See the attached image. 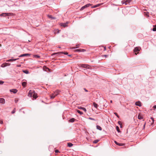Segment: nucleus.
Masks as SVG:
<instances>
[{"instance_id":"nucleus-36","label":"nucleus","mask_w":156,"mask_h":156,"mask_svg":"<svg viewBox=\"0 0 156 156\" xmlns=\"http://www.w3.org/2000/svg\"><path fill=\"white\" fill-rule=\"evenodd\" d=\"M151 119L152 120V123L151 124H153L154 123V119L153 118L151 117Z\"/></svg>"},{"instance_id":"nucleus-38","label":"nucleus","mask_w":156,"mask_h":156,"mask_svg":"<svg viewBox=\"0 0 156 156\" xmlns=\"http://www.w3.org/2000/svg\"><path fill=\"white\" fill-rule=\"evenodd\" d=\"M4 82L2 81H0V84H2L4 83Z\"/></svg>"},{"instance_id":"nucleus-5","label":"nucleus","mask_w":156,"mask_h":156,"mask_svg":"<svg viewBox=\"0 0 156 156\" xmlns=\"http://www.w3.org/2000/svg\"><path fill=\"white\" fill-rule=\"evenodd\" d=\"M30 55L28 54H23L20 55L19 56V57H24V56H29Z\"/></svg>"},{"instance_id":"nucleus-50","label":"nucleus","mask_w":156,"mask_h":156,"mask_svg":"<svg viewBox=\"0 0 156 156\" xmlns=\"http://www.w3.org/2000/svg\"><path fill=\"white\" fill-rule=\"evenodd\" d=\"M145 124H146V122L145 123L144 125V128H145Z\"/></svg>"},{"instance_id":"nucleus-27","label":"nucleus","mask_w":156,"mask_h":156,"mask_svg":"<svg viewBox=\"0 0 156 156\" xmlns=\"http://www.w3.org/2000/svg\"><path fill=\"white\" fill-rule=\"evenodd\" d=\"M6 66V65H5V63H3V64H2L1 66L2 67H4L5 66Z\"/></svg>"},{"instance_id":"nucleus-12","label":"nucleus","mask_w":156,"mask_h":156,"mask_svg":"<svg viewBox=\"0 0 156 156\" xmlns=\"http://www.w3.org/2000/svg\"><path fill=\"white\" fill-rule=\"evenodd\" d=\"M78 108L82 109L85 112H86L87 110L85 108L82 107H78Z\"/></svg>"},{"instance_id":"nucleus-52","label":"nucleus","mask_w":156,"mask_h":156,"mask_svg":"<svg viewBox=\"0 0 156 156\" xmlns=\"http://www.w3.org/2000/svg\"><path fill=\"white\" fill-rule=\"evenodd\" d=\"M58 31V33H59V30H57Z\"/></svg>"},{"instance_id":"nucleus-28","label":"nucleus","mask_w":156,"mask_h":156,"mask_svg":"<svg viewBox=\"0 0 156 156\" xmlns=\"http://www.w3.org/2000/svg\"><path fill=\"white\" fill-rule=\"evenodd\" d=\"M88 66V65H85V64H83L82 65V67H84V68H87V67Z\"/></svg>"},{"instance_id":"nucleus-33","label":"nucleus","mask_w":156,"mask_h":156,"mask_svg":"<svg viewBox=\"0 0 156 156\" xmlns=\"http://www.w3.org/2000/svg\"><path fill=\"white\" fill-rule=\"evenodd\" d=\"M152 30L153 31H156V25L155 27H154L152 29Z\"/></svg>"},{"instance_id":"nucleus-25","label":"nucleus","mask_w":156,"mask_h":156,"mask_svg":"<svg viewBox=\"0 0 156 156\" xmlns=\"http://www.w3.org/2000/svg\"><path fill=\"white\" fill-rule=\"evenodd\" d=\"M73 144L71 143H68V146L69 147H71L73 146Z\"/></svg>"},{"instance_id":"nucleus-44","label":"nucleus","mask_w":156,"mask_h":156,"mask_svg":"<svg viewBox=\"0 0 156 156\" xmlns=\"http://www.w3.org/2000/svg\"><path fill=\"white\" fill-rule=\"evenodd\" d=\"M58 151H58V150H55V153H58Z\"/></svg>"},{"instance_id":"nucleus-39","label":"nucleus","mask_w":156,"mask_h":156,"mask_svg":"<svg viewBox=\"0 0 156 156\" xmlns=\"http://www.w3.org/2000/svg\"><path fill=\"white\" fill-rule=\"evenodd\" d=\"M62 53H63L65 55H67L68 54V53L67 52H61Z\"/></svg>"},{"instance_id":"nucleus-8","label":"nucleus","mask_w":156,"mask_h":156,"mask_svg":"<svg viewBox=\"0 0 156 156\" xmlns=\"http://www.w3.org/2000/svg\"><path fill=\"white\" fill-rule=\"evenodd\" d=\"M11 92H13L14 93H16L18 91L16 89H12L10 90Z\"/></svg>"},{"instance_id":"nucleus-18","label":"nucleus","mask_w":156,"mask_h":156,"mask_svg":"<svg viewBox=\"0 0 156 156\" xmlns=\"http://www.w3.org/2000/svg\"><path fill=\"white\" fill-rule=\"evenodd\" d=\"M75 120V119L73 118H72V119H70L69 120V122H74Z\"/></svg>"},{"instance_id":"nucleus-26","label":"nucleus","mask_w":156,"mask_h":156,"mask_svg":"<svg viewBox=\"0 0 156 156\" xmlns=\"http://www.w3.org/2000/svg\"><path fill=\"white\" fill-rule=\"evenodd\" d=\"M99 140H94V141H93V143H94V144H96L97 143L98 141H99Z\"/></svg>"},{"instance_id":"nucleus-13","label":"nucleus","mask_w":156,"mask_h":156,"mask_svg":"<svg viewBox=\"0 0 156 156\" xmlns=\"http://www.w3.org/2000/svg\"><path fill=\"white\" fill-rule=\"evenodd\" d=\"M56 96L55 95V94L54 93L52 94L50 96V98L51 99H53Z\"/></svg>"},{"instance_id":"nucleus-17","label":"nucleus","mask_w":156,"mask_h":156,"mask_svg":"<svg viewBox=\"0 0 156 156\" xmlns=\"http://www.w3.org/2000/svg\"><path fill=\"white\" fill-rule=\"evenodd\" d=\"M96 127H97V129H98L100 130H102V128L99 126L97 125L96 126Z\"/></svg>"},{"instance_id":"nucleus-21","label":"nucleus","mask_w":156,"mask_h":156,"mask_svg":"<svg viewBox=\"0 0 156 156\" xmlns=\"http://www.w3.org/2000/svg\"><path fill=\"white\" fill-rule=\"evenodd\" d=\"M23 72L26 74H28L29 73V71L27 70H23Z\"/></svg>"},{"instance_id":"nucleus-49","label":"nucleus","mask_w":156,"mask_h":156,"mask_svg":"<svg viewBox=\"0 0 156 156\" xmlns=\"http://www.w3.org/2000/svg\"><path fill=\"white\" fill-rule=\"evenodd\" d=\"M105 58H106L108 56V55H104Z\"/></svg>"},{"instance_id":"nucleus-46","label":"nucleus","mask_w":156,"mask_h":156,"mask_svg":"<svg viewBox=\"0 0 156 156\" xmlns=\"http://www.w3.org/2000/svg\"><path fill=\"white\" fill-rule=\"evenodd\" d=\"M153 108L154 109L156 108V105H155L153 106Z\"/></svg>"},{"instance_id":"nucleus-48","label":"nucleus","mask_w":156,"mask_h":156,"mask_svg":"<svg viewBox=\"0 0 156 156\" xmlns=\"http://www.w3.org/2000/svg\"><path fill=\"white\" fill-rule=\"evenodd\" d=\"M84 89L86 92L88 91V90H86L85 88H84Z\"/></svg>"},{"instance_id":"nucleus-53","label":"nucleus","mask_w":156,"mask_h":156,"mask_svg":"<svg viewBox=\"0 0 156 156\" xmlns=\"http://www.w3.org/2000/svg\"><path fill=\"white\" fill-rule=\"evenodd\" d=\"M112 101L111 100V101H110V102H111V103H112Z\"/></svg>"},{"instance_id":"nucleus-1","label":"nucleus","mask_w":156,"mask_h":156,"mask_svg":"<svg viewBox=\"0 0 156 156\" xmlns=\"http://www.w3.org/2000/svg\"><path fill=\"white\" fill-rule=\"evenodd\" d=\"M34 93V90H30L28 94V96L30 97H32Z\"/></svg>"},{"instance_id":"nucleus-10","label":"nucleus","mask_w":156,"mask_h":156,"mask_svg":"<svg viewBox=\"0 0 156 156\" xmlns=\"http://www.w3.org/2000/svg\"><path fill=\"white\" fill-rule=\"evenodd\" d=\"M135 105H136L139 106L140 107L141 106V103L140 101H137V102H136L135 103Z\"/></svg>"},{"instance_id":"nucleus-23","label":"nucleus","mask_w":156,"mask_h":156,"mask_svg":"<svg viewBox=\"0 0 156 156\" xmlns=\"http://www.w3.org/2000/svg\"><path fill=\"white\" fill-rule=\"evenodd\" d=\"M77 112L78 113H79V114H80L81 115H82L83 114V112H82L80 111L79 110H77Z\"/></svg>"},{"instance_id":"nucleus-24","label":"nucleus","mask_w":156,"mask_h":156,"mask_svg":"<svg viewBox=\"0 0 156 156\" xmlns=\"http://www.w3.org/2000/svg\"><path fill=\"white\" fill-rule=\"evenodd\" d=\"M12 59H9L6 60V62H13V60L12 58H13L12 57Z\"/></svg>"},{"instance_id":"nucleus-51","label":"nucleus","mask_w":156,"mask_h":156,"mask_svg":"<svg viewBox=\"0 0 156 156\" xmlns=\"http://www.w3.org/2000/svg\"><path fill=\"white\" fill-rule=\"evenodd\" d=\"M21 65H18L17 66V67H20Z\"/></svg>"},{"instance_id":"nucleus-19","label":"nucleus","mask_w":156,"mask_h":156,"mask_svg":"<svg viewBox=\"0 0 156 156\" xmlns=\"http://www.w3.org/2000/svg\"><path fill=\"white\" fill-rule=\"evenodd\" d=\"M93 105L96 108H97L98 106V105L95 102H94L93 103Z\"/></svg>"},{"instance_id":"nucleus-32","label":"nucleus","mask_w":156,"mask_h":156,"mask_svg":"<svg viewBox=\"0 0 156 156\" xmlns=\"http://www.w3.org/2000/svg\"><path fill=\"white\" fill-rule=\"evenodd\" d=\"M16 112V109L15 108H14L13 110H12V114H14V113Z\"/></svg>"},{"instance_id":"nucleus-45","label":"nucleus","mask_w":156,"mask_h":156,"mask_svg":"<svg viewBox=\"0 0 156 156\" xmlns=\"http://www.w3.org/2000/svg\"><path fill=\"white\" fill-rule=\"evenodd\" d=\"M0 123L1 124H2L3 123V122L2 121H0Z\"/></svg>"},{"instance_id":"nucleus-42","label":"nucleus","mask_w":156,"mask_h":156,"mask_svg":"<svg viewBox=\"0 0 156 156\" xmlns=\"http://www.w3.org/2000/svg\"><path fill=\"white\" fill-rule=\"evenodd\" d=\"M80 45L79 44H77V45H76V46H77V47H74L73 48H78L79 47V46Z\"/></svg>"},{"instance_id":"nucleus-11","label":"nucleus","mask_w":156,"mask_h":156,"mask_svg":"<svg viewBox=\"0 0 156 156\" xmlns=\"http://www.w3.org/2000/svg\"><path fill=\"white\" fill-rule=\"evenodd\" d=\"M115 143L117 145H119V146H122L124 145L122 143H117L116 141H114Z\"/></svg>"},{"instance_id":"nucleus-37","label":"nucleus","mask_w":156,"mask_h":156,"mask_svg":"<svg viewBox=\"0 0 156 156\" xmlns=\"http://www.w3.org/2000/svg\"><path fill=\"white\" fill-rule=\"evenodd\" d=\"M89 119L91 120H95V119H94L90 117L89 118Z\"/></svg>"},{"instance_id":"nucleus-3","label":"nucleus","mask_w":156,"mask_h":156,"mask_svg":"<svg viewBox=\"0 0 156 156\" xmlns=\"http://www.w3.org/2000/svg\"><path fill=\"white\" fill-rule=\"evenodd\" d=\"M138 118L139 119H142L143 118V115L141 113L138 114Z\"/></svg>"},{"instance_id":"nucleus-31","label":"nucleus","mask_w":156,"mask_h":156,"mask_svg":"<svg viewBox=\"0 0 156 156\" xmlns=\"http://www.w3.org/2000/svg\"><path fill=\"white\" fill-rule=\"evenodd\" d=\"M100 5V4H97V5H95L93 7V8H96V7H98V6H99Z\"/></svg>"},{"instance_id":"nucleus-6","label":"nucleus","mask_w":156,"mask_h":156,"mask_svg":"<svg viewBox=\"0 0 156 156\" xmlns=\"http://www.w3.org/2000/svg\"><path fill=\"white\" fill-rule=\"evenodd\" d=\"M32 97L33 98H34V99H36L37 97V94L34 91V94L33 95Z\"/></svg>"},{"instance_id":"nucleus-47","label":"nucleus","mask_w":156,"mask_h":156,"mask_svg":"<svg viewBox=\"0 0 156 156\" xmlns=\"http://www.w3.org/2000/svg\"><path fill=\"white\" fill-rule=\"evenodd\" d=\"M114 114L118 117V116L117 115V114L116 113H114Z\"/></svg>"},{"instance_id":"nucleus-14","label":"nucleus","mask_w":156,"mask_h":156,"mask_svg":"<svg viewBox=\"0 0 156 156\" xmlns=\"http://www.w3.org/2000/svg\"><path fill=\"white\" fill-rule=\"evenodd\" d=\"M27 84V82H23L22 83V86L23 87H26Z\"/></svg>"},{"instance_id":"nucleus-20","label":"nucleus","mask_w":156,"mask_h":156,"mask_svg":"<svg viewBox=\"0 0 156 156\" xmlns=\"http://www.w3.org/2000/svg\"><path fill=\"white\" fill-rule=\"evenodd\" d=\"M91 5V4H90L89 3V4H86V5H85L84 7L85 8H87V7H88Z\"/></svg>"},{"instance_id":"nucleus-7","label":"nucleus","mask_w":156,"mask_h":156,"mask_svg":"<svg viewBox=\"0 0 156 156\" xmlns=\"http://www.w3.org/2000/svg\"><path fill=\"white\" fill-rule=\"evenodd\" d=\"M0 103L4 104L5 103V99L3 98H0Z\"/></svg>"},{"instance_id":"nucleus-35","label":"nucleus","mask_w":156,"mask_h":156,"mask_svg":"<svg viewBox=\"0 0 156 156\" xmlns=\"http://www.w3.org/2000/svg\"><path fill=\"white\" fill-rule=\"evenodd\" d=\"M5 65H6L7 66H9L10 65V63H5Z\"/></svg>"},{"instance_id":"nucleus-41","label":"nucleus","mask_w":156,"mask_h":156,"mask_svg":"<svg viewBox=\"0 0 156 156\" xmlns=\"http://www.w3.org/2000/svg\"><path fill=\"white\" fill-rule=\"evenodd\" d=\"M19 58H15V59H13V61H15L18 59H19Z\"/></svg>"},{"instance_id":"nucleus-4","label":"nucleus","mask_w":156,"mask_h":156,"mask_svg":"<svg viewBox=\"0 0 156 156\" xmlns=\"http://www.w3.org/2000/svg\"><path fill=\"white\" fill-rule=\"evenodd\" d=\"M68 23V22H66V23H61L60 24V25L61 26H63L64 27H65L67 26Z\"/></svg>"},{"instance_id":"nucleus-16","label":"nucleus","mask_w":156,"mask_h":156,"mask_svg":"<svg viewBox=\"0 0 156 156\" xmlns=\"http://www.w3.org/2000/svg\"><path fill=\"white\" fill-rule=\"evenodd\" d=\"M59 92V91L58 90H57L55 92H54V94H55V95L57 96L58 95Z\"/></svg>"},{"instance_id":"nucleus-15","label":"nucleus","mask_w":156,"mask_h":156,"mask_svg":"<svg viewBox=\"0 0 156 156\" xmlns=\"http://www.w3.org/2000/svg\"><path fill=\"white\" fill-rule=\"evenodd\" d=\"M48 17L49 18L51 19L52 20L53 19H55V17H53L51 15H48Z\"/></svg>"},{"instance_id":"nucleus-29","label":"nucleus","mask_w":156,"mask_h":156,"mask_svg":"<svg viewBox=\"0 0 156 156\" xmlns=\"http://www.w3.org/2000/svg\"><path fill=\"white\" fill-rule=\"evenodd\" d=\"M116 130H117V131L118 132H120L119 129V127L118 126H117L116 127Z\"/></svg>"},{"instance_id":"nucleus-34","label":"nucleus","mask_w":156,"mask_h":156,"mask_svg":"<svg viewBox=\"0 0 156 156\" xmlns=\"http://www.w3.org/2000/svg\"><path fill=\"white\" fill-rule=\"evenodd\" d=\"M34 56L36 58H39L40 57V56L38 55H35Z\"/></svg>"},{"instance_id":"nucleus-2","label":"nucleus","mask_w":156,"mask_h":156,"mask_svg":"<svg viewBox=\"0 0 156 156\" xmlns=\"http://www.w3.org/2000/svg\"><path fill=\"white\" fill-rule=\"evenodd\" d=\"M12 14L11 13H3L2 14H0V16L5 17L6 16H9L10 15Z\"/></svg>"},{"instance_id":"nucleus-22","label":"nucleus","mask_w":156,"mask_h":156,"mask_svg":"<svg viewBox=\"0 0 156 156\" xmlns=\"http://www.w3.org/2000/svg\"><path fill=\"white\" fill-rule=\"evenodd\" d=\"M122 4H125V5H127V3H126L125 0H122L121 2Z\"/></svg>"},{"instance_id":"nucleus-43","label":"nucleus","mask_w":156,"mask_h":156,"mask_svg":"<svg viewBox=\"0 0 156 156\" xmlns=\"http://www.w3.org/2000/svg\"><path fill=\"white\" fill-rule=\"evenodd\" d=\"M76 51H81L79 49H77L76 50Z\"/></svg>"},{"instance_id":"nucleus-9","label":"nucleus","mask_w":156,"mask_h":156,"mask_svg":"<svg viewBox=\"0 0 156 156\" xmlns=\"http://www.w3.org/2000/svg\"><path fill=\"white\" fill-rule=\"evenodd\" d=\"M140 49V48L136 47L134 49V51L136 52L137 51H139Z\"/></svg>"},{"instance_id":"nucleus-30","label":"nucleus","mask_w":156,"mask_h":156,"mask_svg":"<svg viewBox=\"0 0 156 156\" xmlns=\"http://www.w3.org/2000/svg\"><path fill=\"white\" fill-rule=\"evenodd\" d=\"M126 3H127V4L128 3H129L131 2L130 0H125Z\"/></svg>"},{"instance_id":"nucleus-40","label":"nucleus","mask_w":156,"mask_h":156,"mask_svg":"<svg viewBox=\"0 0 156 156\" xmlns=\"http://www.w3.org/2000/svg\"><path fill=\"white\" fill-rule=\"evenodd\" d=\"M85 8H86L84 7V6H83L80 9L82 10L83 9H84Z\"/></svg>"}]
</instances>
